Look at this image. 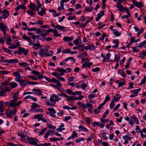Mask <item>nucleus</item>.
I'll return each mask as SVG.
<instances>
[{"label":"nucleus","mask_w":146,"mask_h":146,"mask_svg":"<svg viewBox=\"0 0 146 146\" xmlns=\"http://www.w3.org/2000/svg\"><path fill=\"white\" fill-rule=\"evenodd\" d=\"M113 34L115 36H119L121 35L120 33L115 29L113 30Z\"/></svg>","instance_id":"32"},{"label":"nucleus","mask_w":146,"mask_h":146,"mask_svg":"<svg viewBox=\"0 0 146 146\" xmlns=\"http://www.w3.org/2000/svg\"><path fill=\"white\" fill-rule=\"evenodd\" d=\"M18 134L19 136H20L21 138L23 139H22V141H23V139H24L25 138L28 136L25 131H21L19 132L18 133Z\"/></svg>","instance_id":"11"},{"label":"nucleus","mask_w":146,"mask_h":146,"mask_svg":"<svg viewBox=\"0 0 146 146\" xmlns=\"http://www.w3.org/2000/svg\"><path fill=\"white\" fill-rule=\"evenodd\" d=\"M77 104L79 106H81L84 109L86 108V106L85 104L82 103L80 102H77Z\"/></svg>","instance_id":"40"},{"label":"nucleus","mask_w":146,"mask_h":146,"mask_svg":"<svg viewBox=\"0 0 146 146\" xmlns=\"http://www.w3.org/2000/svg\"><path fill=\"white\" fill-rule=\"evenodd\" d=\"M17 82L19 83L20 85L23 88L28 84L29 80L25 81L22 78L21 79L18 80V81Z\"/></svg>","instance_id":"8"},{"label":"nucleus","mask_w":146,"mask_h":146,"mask_svg":"<svg viewBox=\"0 0 146 146\" xmlns=\"http://www.w3.org/2000/svg\"><path fill=\"white\" fill-rule=\"evenodd\" d=\"M109 113V110L108 109H107L104 114H103V118H104L106 117L107 115Z\"/></svg>","instance_id":"60"},{"label":"nucleus","mask_w":146,"mask_h":146,"mask_svg":"<svg viewBox=\"0 0 146 146\" xmlns=\"http://www.w3.org/2000/svg\"><path fill=\"white\" fill-rule=\"evenodd\" d=\"M84 47V45H79L78 46V48L80 49V51L83 52L84 51V49L83 48Z\"/></svg>","instance_id":"58"},{"label":"nucleus","mask_w":146,"mask_h":146,"mask_svg":"<svg viewBox=\"0 0 146 146\" xmlns=\"http://www.w3.org/2000/svg\"><path fill=\"white\" fill-rule=\"evenodd\" d=\"M13 99L11 100L12 102H14V104L15 106H18L19 105H20L22 102V101L20 100L19 102H17L18 99V96H16L14 97L13 96Z\"/></svg>","instance_id":"5"},{"label":"nucleus","mask_w":146,"mask_h":146,"mask_svg":"<svg viewBox=\"0 0 146 146\" xmlns=\"http://www.w3.org/2000/svg\"><path fill=\"white\" fill-rule=\"evenodd\" d=\"M132 3L136 7L141 9L143 6V4L141 2H137L135 0H133L132 1Z\"/></svg>","instance_id":"12"},{"label":"nucleus","mask_w":146,"mask_h":146,"mask_svg":"<svg viewBox=\"0 0 146 146\" xmlns=\"http://www.w3.org/2000/svg\"><path fill=\"white\" fill-rule=\"evenodd\" d=\"M0 91V96H5L7 92L10 91V89L8 87H4L1 88Z\"/></svg>","instance_id":"3"},{"label":"nucleus","mask_w":146,"mask_h":146,"mask_svg":"<svg viewBox=\"0 0 146 146\" xmlns=\"http://www.w3.org/2000/svg\"><path fill=\"white\" fill-rule=\"evenodd\" d=\"M61 100V98H58L56 94H53L52 95L50 98V100L52 102L55 103Z\"/></svg>","instance_id":"6"},{"label":"nucleus","mask_w":146,"mask_h":146,"mask_svg":"<svg viewBox=\"0 0 146 146\" xmlns=\"http://www.w3.org/2000/svg\"><path fill=\"white\" fill-rule=\"evenodd\" d=\"M80 39V36H78L77 39H75L74 41V43L75 45H77L79 42V40Z\"/></svg>","instance_id":"46"},{"label":"nucleus","mask_w":146,"mask_h":146,"mask_svg":"<svg viewBox=\"0 0 146 146\" xmlns=\"http://www.w3.org/2000/svg\"><path fill=\"white\" fill-rule=\"evenodd\" d=\"M43 117V115L41 114H39L35 115L33 118L35 119H38V121H40Z\"/></svg>","instance_id":"29"},{"label":"nucleus","mask_w":146,"mask_h":146,"mask_svg":"<svg viewBox=\"0 0 146 146\" xmlns=\"http://www.w3.org/2000/svg\"><path fill=\"white\" fill-rule=\"evenodd\" d=\"M16 74H17L16 76V78L15 79V80L17 82L18 80L21 79L22 78L21 76L20 73L19 72H18Z\"/></svg>","instance_id":"37"},{"label":"nucleus","mask_w":146,"mask_h":146,"mask_svg":"<svg viewBox=\"0 0 146 146\" xmlns=\"http://www.w3.org/2000/svg\"><path fill=\"white\" fill-rule=\"evenodd\" d=\"M41 10L39 12H37V14L39 15L42 16L46 14V9L45 8H41Z\"/></svg>","instance_id":"21"},{"label":"nucleus","mask_w":146,"mask_h":146,"mask_svg":"<svg viewBox=\"0 0 146 146\" xmlns=\"http://www.w3.org/2000/svg\"><path fill=\"white\" fill-rule=\"evenodd\" d=\"M12 44H11V46H10L8 47L9 49H13L17 48V46L15 44L13 43H12Z\"/></svg>","instance_id":"52"},{"label":"nucleus","mask_w":146,"mask_h":146,"mask_svg":"<svg viewBox=\"0 0 146 146\" xmlns=\"http://www.w3.org/2000/svg\"><path fill=\"white\" fill-rule=\"evenodd\" d=\"M80 57H86L87 56V52H84L82 53H81L79 56Z\"/></svg>","instance_id":"59"},{"label":"nucleus","mask_w":146,"mask_h":146,"mask_svg":"<svg viewBox=\"0 0 146 146\" xmlns=\"http://www.w3.org/2000/svg\"><path fill=\"white\" fill-rule=\"evenodd\" d=\"M48 110L49 111L51 114V116L52 117H55V115H54V114L56 113V111L54 110L53 108H48Z\"/></svg>","instance_id":"23"},{"label":"nucleus","mask_w":146,"mask_h":146,"mask_svg":"<svg viewBox=\"0 0 146 146\" xmlns=\"http://www.w3.org/2000/svg\"><path fill=\"white\" fill-rule=\"evenodd\" d=\"M10 102H3V104H5V105L8 106L10 108H12L13 107L15 106L14 104V102H12L11 100H10Z\"/></svg>","instance_id":"16"},{"label":"nucleus","mask_w":146,"mask_h":146,"mask_svg":"<svg viewBox=\"0 0 146 146\" xmlns=\"http://www.w3.org/2000/svg\"><path fill=\"white\" fill-rule=\"evenodd\" d=\"M146 43V41L145 40H144L143 42L140 43L139 45V48H142L143 46H144Z\"/></svg>","instance_id":"48"},{"label":"nucleus","mask_w":146,"mask_h":146,"mask_svg":"<svg viewBox=\"0 0 146 146\" xmlns=\"http://www.w3.org/2000/svg\"><path fill=\"white\" fill-rule=\"evenodd\" d=\"M84 139L82 138H79L76 139L75 141L76 143H78L81 141H84Z\"/></svg>","instance_id":"64"},{"label":"nucleus","mask_w":146,"mask_h":146,"mask_svg":"<svg viewBox=\"0 0 146 146\" xmlns=\"http://www.w3.org/2000/svg\"><path fill=\"white\" fill-rule=\"evenodd\" d=\"M53 55V52L52 50H49L48 52L45 53V55L46 56H51Z\"/></svg>","instance_id":"43"},{"label":"nucleus","mask_w":146,"mask_h":146,"mask_svg":"<svg viewBox=\"0 0 146 146\" xmlns=\"http://www.w3.org/2000/svg\"><path fill=\"white\" fill-rule=\"evenodd\" d=\"M73 39V37H69V36H64L63 38V40L65 41H71Z\"/></svg>","instance_id":"33"},{"label":"nucleus","mask_w":146,"mask_h":146,"mask_svg":"<svg viewBox=\"0 0 146 146\" xmlns=\"http://www.w3.org/2000/svg\"><path fill=\"white\" fill-rule=\"evenodd\" d=\"M110 100V97L108 95L106 96L105 100L102 103L103 104L105 105L107 102L109 101Z\"/></svg>","instance_id":"41"},{"label":"nucleus","mask_w":146,"mask_h":146,"mask_svg":"<svg viewBox=\"0 0 146 146\" xmlns=\"http://www.w3.org/2000/svg\"><path fill=\"white\" fill-rule=\"evenodd\" d=\"M23 141L25 143H28L30 144L33 145H36L38 141L37 139H35L32 137H29L28 136H27V139H23Z\"/></svg>","instance_id":"2"},{"label":"nucleus","mask_w":146,"mask_h":146,"mask_svg":"<svg viewBox=\"0 0 146 146\" xmlns=\"http://www.w3.org/2000/svg\"><path fill=\"white\" fill-rule=\"evenodd\" d=\"M54 33V35L55 37H58L61 36V34H58V31L56 29L54 30V31L53 32Z\"/></svg>","instance_id":"45"},{"label":"nucleus","mask_w":146,"mask_h":146,"mask_svg":"<svg viewBox=\"0 0 146 146\" xmlns=\"http://www.w3.org/2000/svg\"><path fill=\"white\" fill-rule=\"evenodd\" d=\"M131 119H133V121L136 124H139L138 120L136 116L133 115V117H131Z\"/></svg>","instance_id":"38"},{"label":"nucleus","mask_w":146,"mask_h":146,"mask_svg":"<svg viewBox=\"0 0 146 146\" xmlns=\"http://www.w3.org/2000/svg\"><path fill=\"white\" fill-rule=\"evenodd\" d=\"M146 82V76H145L141 80L140 86L145 83Z\"/></svg>","instance_id":"61"},{"label":"nucleus","mask_w":146,"mask_h":146,"mask_svg":"<svg viewBox=\"0 0 146 146\" xmlns=\"http://www.w3.org/2000/svg\"><path fill=\"white\" fill-rule=\"evenodd\" d=\"M3 50L5 52L8 53H9V54H11V53H10V52L11 51V50H9L7 48L5 47H3Z\"/></svg>","instance_id":"51"},{"label":"nucleus","mask_w":146,"mask_h":146,"mask_svg":"<svg viewBox=\"0 0 146 146\" xmlns=\"http://www.w3.org/2000/svg\"><path fill=\"white\" fill-rule=\"evenodd\" d=\"M71 135L73 138V139L75 138L78 137V135L77 133L75 131H73L72 132V134Z\"/></svg>","instance_id":"47"},{"label":"nucleus","mask_w":146,"mask_h":146,"mask_svg":"<svg viewBox=\"0 0 146 146\" xmlns=\"http://www.w3.org/2000/svg\"><path fill=\"white\" fill-rule=\"evenodd\" d=\"M16 107L14 106L12 109H8L5 112V114L8 117H11L12 115H15L17 111Z\"/></svg>","instance_id":"1"},{"label":"nucleus","mask_w":146,"mask_h":146,"mask_svg":"<svg viewBox=\"0 0 146 146\" xmlns=\"http://www.w3.org/2000/svg\"><path fill=\"white\" fill-rule=\"evenodd\" d=\"M116 7L118 8L119 11H122L124 12L125 11V10L126 11L127 10H128V9L126 7H125V8H124L121 3L118 1H117V4L116 5Z\"/></svg>","instance_id":"4"},{"label":"nucleus","mask_w":146,"mask_h":146,"mask_svg":"<svg viewBox=\"0 0 146 146\" xmlns=\"http://www.w3.org/2000/svg\"><path fill=\"white\" fill-rule=\"evenodd\" d=\"M4 105L3 104L2 101H0V112H2L4 111L3 106ZM4 114L3 113H0V116L3 115Z\"/></svg>","instance_id":"22"},{"label":"nucleus","mask_w":146,"mask_h":146,"mask_svg":"<svg viewBox=\"0 0 146 146\" xmlns=\"http://www.w3.org/2000/svg\"><path fill=\"white\" fill-rule=\"evenodd\" d=\"M104 10H102L98 14L97 16H99V17H100L101 18L102 16L104 15Z\"/></svg>","instance_id":"56"},{"label":"nucleus","mask_w":146,"mask_h":146,"mask_svg":"<svg viewBox=\"0 0 146 146\" xmlns=\"http://www.w3.org/2000/svg\"><path fill=\"white\" fill-rule=\"evenodd\" d=\"M22 37L23 39L27 41L30 39V38L29 37L27 36L25 34Z\"/></svg>","instance_id":"50"},{"label":"nucleus","mask_w":146,"mask_h":146,"mask_svg":"<svg viewBox=\"0 0 146 146\" xmlns=\"http://www.w3.org/2000/svg\"><path fill=\"white\" fill-rule=\"evenodd\" d=\"M31 73L35 75L38 76V78L39 80H41L43 78V76L42 74H40V73L35 70H33L31 72Z\"/></svg>","instance_id":"9"},{"label":"nucleus","mask_w":146,"mask_h":146,"mask_svg":"<svg viewBox=\"0 0 146 146\" xmlns=\"http://www.w3.org/2000/svg\"><path fill=\"white\" fill-rule=\"evenodd\" d=\"M84 48L86 50L90 49L92 50H94L95 49L93 44L89 45L87 46H84Z\"/></svg>","instance_id":"25"},{"label":"nucleus","mask_w":146,"mask_h":146,"mask_svg":"<svg viewBox=\"0 0 146 146\" xmlns=\"http://www.w3.org/2000/svg\"><path fill=\"white\" fill-rule=\"evenodd\" d=\"M1 62H5L9 64L17 63L19 62V60L17 59H11L8 60L7 59H5L3 60H0Z\"/></svg>","instance_id":"7"},{"label":"nucleus","mask_w":146,"mask_h":146,"mask_svg":"<svg viewBox=\"0 0 146 146\" xmlns=\"http://www.w3.org/2000/svg\"><path fill=\"white\" fill-rule=\"evenodd\" d=\"M18 64L21 66H28L27 63L25 62L19 63Z\"/></svg>","instance_id":"63"},{"label":"nucleus","mask_w":146,"mask_h":146,"mask_svg":"<svg viewBox=\"0 0 146 146\" xmlns=\"http://www.w3.org/2000/svg\"><path fill=\"white\" fill-rule=\"evenodd\" d=\"M70 59L72 61L74 62H75V60L74 58L72 57H69L66 58L64 60L66 62H67Z\"/></svg>","instance_id":"54"},{"label":"nucleus","mask_w":146,"mask_h":146,"mask_svg":"<svg viewBox=\"0 0 146 146\" xmlns=\"http://www.w3.org/2000/svg\"><path fill=\"white\" fill-rule=\"evenodd\" d=\"M56 70L60 73L59 74L60 76H63L64 75V73L66 72V70L62 68H58L56 69Z\"/></svg>","instance_id":"18"},{"label":"nucleus","mask_w":146,"mask_h":146,"mask_svg":"<svg viewBox=\"0 0 146 146\" xmlns=\"http://www.w3.org/2000/svg\"><path fill=\"white\" fill-rule=\"evenodd\" d=\"M78 128L81 131H84L86 132L88 131V130L84 126L80 125L78 127Z\"/></svg>","instance_id":"31"},{"label":"nucleus","mask_w":146,"mask_h":146,"mask_svg":"<svg viewBox=\"0 0 146 146\" xmlns=\"http://www.w3.org/2000/svg\"><path fill=\"white\" fill-rule=\"evenodd\" d=\"M50 141L51 142L56 141H59V139L58 138L54 137H51L49 139Z\"/></svg>","instance_id":"57"},{"label":"nucleus","mask_w":146,"mask_h":146,"mask_svg":"<svg viewBox=\"0 0 146 146\" xmlns=\"http://www.w3.org/2000/svg\"><path fill=\"white\" fill-rule=\"evenodd\" d=\"M9 85L10 86L11 88H13L17 87L18 84L17 83L13 82L9 84Z\"/></svg>","instance_id":"35"},{"label":"nucleus","mask_w":146,"mask_h":146,"mask_svg":"<svg viewBox=\"0 0 146 146\" xmlns=\"http://www.w3.org/2000/svg\"><path fill=\"white\" fill-rule=\"evenodd\" d=\"M44 50L43 49H41L40 50L39 52V54L41 57V58L44 55Z\"/></svg>","instance_id":"39"},{"label":"nucleus","mask_w":146,"mask_h":146,"mask_svg":"<svg viewBox=\"0 0 146 146\" xmlns=\"http://www.w3.org/2000/svg\"><path fill=\"white\" fill-rule=\"evenodd\" d=\"M64 126V124H61L59 127V128L56 129V131L58 132H61L65 129V128H63Z\"/></svg>","instance_id":"27"},{"label":"nucleus","mask_w":146,"mask_h":146,"mask_svg":"<svg viewBox=\"0 0 146 146\" xmlns=\"http://www.w3.org/2000/svg\"><path fill=\"white\" fill-rule=\"evenodd\" d=\"M56 28L58 30L62 31H64L65 28L63 26L57 25L56 26Z\"/></svg>","instance_id":"28"},{"label":"nucleus","mask_w":146,"mask_h":146,"mask_svg":"<svg viewBox=\"0 0 146 146\" xmlns=\"http://www.w3.org/2000/svg\"><path fill=\"white\" fill-rule=\"evenodd\" d=\"M45 32H43L42 33H40L39 34L41 35V36L42 37H45L47 35L49 34V33H48V32L47 31V30H46L45 31Z\"/></svg>","instance_id":"42"},{"label":"nucleus","mask_w":146,"mask_h":146,"mask_svg":"<svg viewBox=\"0 0 146 146\" xmlns=\"http://www.w3.org/2000/svg\"><path fill=\"white\" fill-rule=\"evenodd\" d=\"M33 11H30L29 10H28L27 11V13L29 14V15H31L32 16H34L35 15V14L33 13Z\"/></svg>","instance_id":"62"},{"label":"nucleus","mask_w":146,"mask_h":146,"mask_svg":"<svg viewBox=\"0 0 146 146\" xmlns=\"http://www.w3.org/2000/svg\"><path fill=\"white\" fill-rule=\"evenodd\" d=\"M51 74L57 78L58 79L61 81L64 82L65 81V79L63 77H60V75L59 74L56 72H52L51 73Z\"/></svg>","instance_id":"10"},{"label":"nucleus","mask_w":146,"mask_h":146,"mask_svg":"<svg viewBox=\"0 0 146 146\" xmlns=\"http://www.w3.org/2000/svg\"><path fill=\"white\" fill-rule=\"evenodd\" d=\"M19 50L20 52H21V54L23 53L25 56L27 55L29 52V50L28 49H25V48L21 47H19Z\"/></svg>","instance_id":"13"},{"label":"nucleus","mask_w":146,"mask_h":146,"mask_svg":"<svg viewBox=\"0 0 146 146\" xmlns=\"http://www.w3.org/2000/svg\"><path fill=\"white\" fill-rule=\"evenodd\" d=\"M33 90L34 91V93L35 95L38 96L43 95V94H42V92L39 89L34 88Z\"/></svg>","instance_id":"15"},{"label":"nucleus","mask_w":146,"mask_h":146,"mask_svg":"<svg viewBox=\"0 0 146 146\" xmlns=\"http://www.w3.org/2000/svg\"><path fill=\"white\" fill-rule=\"evenodd\" d=\"M3 15L1 16V18L2 19H6L7 18L9 15V12L7 10H5L3 11Z\"/></svg>","instance_id":"17"},{"label":"nucleus","mask_w":146,"mask_h":146,"mask_svg":"<svg viewBox=\"0 0 146 146\" xmlns=\"http://www.w3.org/2000/svg\"><path fill=\"white\" fill-rule=\"evenodd\" d=\"M0 29L2 31H6L8 28L6 25L1 23H0Z\"/></svg>","instance_id":"20"},{"label":"nucleus","mask_w":146,"mask_h":146,"mask_svg":"<svg viewBox=\"0 0 146 146\" xmlns=\"http://www.w3.org/2000/svg\"><path fill=\"white\" fill-rule=\"evenodd\" d=\"M40 44L39 43L37 44L35 43L33 45V46L32 48L35 50H37L39 48V46H40Z\"/></svg>","instance_id":"34"},{"label":"nucleus","mask_w":146,"mask_h":146,"mask_svg":"<svg viewBox=\"0 0 146 146\" xmlns=\"http://www.w3.org/2000/svg\"><path fill=\"white\" fill-rule=\"evenodd\" d=\"M63 96L66 98H68L67 101L70 100H77V97L73 96H68L64 93H62Z\"/></svg>","instance_id":"14"},{"label":"nucleus","mask_w":146,"mask_h":146,"mask_svg":"<svg viewBox=\"0 0 146 146\" xmlns=\"http://www.w3.org/2000/svg\"><path fill=\"white\" fill-rule=\"evenodd\" d=\"M120 98V95L118 94H115V96H113V98L112 100L115 101V102H117L119 100Z\"/></svg>","instance_id":"24"},{"label":"nucleus","mask_w":146,"mask_h":146,"mask_svg":"<svg viewBox=\"0 0 146 146\" xmlns=\"http://www.w3.org/2000/svg\"><path fill=\"white\" fill-rule=\"evenodd\" d=\"M89 22V21L88 19L87 21L85 22V23H83L81 26H79V27H84L86 26L87 24Z\"/></svg>","instance_id":"55"},{"label":"nucleus","mask_w":146,"mask_h":146,"mask_svg":"<svg viewBox=\"0 0 146 146\" xmlns=\"http://www.w3.org/2000/svg\"><path fill=\"white\" fill-rule=\"evenodd\" d=\"M3 37L5 39L7 42H11L12 40L11 37L9 36L8 35H4Z\"/></svg>","instance_id":"30"},{"label":"nucleus","mask_w":146,"mask_h":146,"mask_svg":"<svg viewBox=\"0 0 146 146\" xmlns=\"http://www.w3.org/2000/svg\"><path fill=\"white\" fill-rule=\"evenodd\" d=\"M121 81L122 82H120V81L118 80H116L115 81L116 83L117 84H118V88H120L125 84V80L124 79L121 80Z\"/></svg>","instance_id":"19"},{"label":"nucleus","mask_w":146,"mask_h":146,"mask_svg":"<svg viewBox=\"0 0 146 146\" xmlns=\"http://www.w3.org/2000/svg\"><path fill=\"white\" fill-rule=\"evenodd\" d=\"M29 8L31 9L32 11L35 10L36 5L35 3H31L30 5L28 6Z\"/></svg>","instance_id":"26"},{"label":"nucleus","mask_w":146,"mask_h":146,"mask_svg":"<svg viewBox=\"0 0 146 146\" xmlns=\"http://www.w3.org/2000/svg\"><path fill=\"white\" fill-rule=\"evenodd\" d=\"M139 92L138 91H136L134 92L133 94L130 96V97L132 98L137 96L138 95V92Z\"/></svg>","instance_id":"49"},{"label":"nucleus","mask_w":146,"mask_h":146,"mask_svg":"<svg viewBox=\"0 0 146 146\" xmlns=\"http://www.w3.org/2000/svg\"><path fill=\"white\" fill-rule=\"evenodd\" d=\"M65 92L66 93L69 95H75V94H74V92H73L72 90L70 89L66 90Z\"/></svg>","instance_id":"44"},{"label":"nucleus","mask_w":146,"mask_h":146,"mask_svg":"<svg viewBox=\"0 0 146 146\" xmlns=\"http://www.w3.org/2000/svg\"><path fill=\"white\" fill-rule=\"evenodd\" d=\"M31 107L32 108H39V106L36 103H32V106H31Z\"/></svg>","instance_id":"53"},{"label":"nucleus","mask_w":146,"mask_h":146,"mask_svg":"<svg viewBox=\"0 0 146 146\" xmlns=\"http://www.w3.org/2000/svg\"><path fill=\"white\" fill-rule=\"evenodd\" d=\"M120 54H118V55H115V57L114 58V61L116 62H119L120 60Z\"/></svg>","instance_id":"36"}]
</instances>
